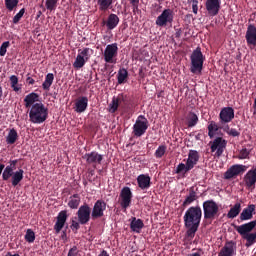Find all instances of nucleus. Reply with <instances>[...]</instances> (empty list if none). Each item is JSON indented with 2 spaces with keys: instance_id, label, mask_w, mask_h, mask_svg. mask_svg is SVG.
Listing matches in <instances>:
<instances>
[{
  "instance_id": "nucleus-1",
  "label": "nucleus",
  "mask_w": 256,
  "mask_h": 256,
  "mask_svg": "<svg viewBox=\"0 0 256 256\" xmlns=\"http://www.w3.org/2000/svg\"><path fill=\"white\" fill-rule=\"evenodd\" d=\"M201 217H203V210H201L200 206H191L185 212L183 219L188 239L195 237V233H197L199 225H201Z\"/></svg>"
},
{
  "instance_id": "nucleus-2",
  "label": "nucleus",
  "mask_w": 256,
  "mask_h": 256,
  "mask_svg": "<svg viewBox=\"0 0 256 256\" xmlns=\"http://www.w3.org/2000/svg\"><path fill=\"white\" fill-rule=\"evenodd\" d=\"M49 118V109L42 102L35 103L29 110V121L41 125Z\"/></svg>"
},
{
  "instance_id": "nucleus-3",
  "label": "nucleus",
  "mask_w": 256,
  "mask_h": 256,
  "mask_svg": "<svg viewBox=\"0 0 256 256\" xmlns=\"http://www.w3.org/2000/svg\"><path fill=\"white\" fill-rule=\"evenodd\" d=\"M191 67L190 71L194 75H197L203 71V63H205V56L201 52V48L197 47L190 56Z\"/></svg>"
},
{
  "instance_id": "nucleus-4",
  "label": "nucleus",
  "mask_w": 256,
  "mask_h": 256,
  "mask_svg": "<svg viewBox=\"0 0 256 256\" xmlns=\"http://www.w3.org/2000/svg\"><path fill=\"white\" fill-rule=\"evenodd\" d=\"M13 171H15L13 168L6 166L2 172V179L3 181H9L11 179L12 187H17L23 181L25 171L23 169H19L16 172Z\"/></svg>"
},
{
  "instance_id": "nucleus-5",
  "label": "nucleus",
  "mask_w": 256,
  "mask_h": 256,
  "mask_svg": "<svg viewBox=\"0 0 256 256\" xmlns=\"http://www.w3.org/2000/svg\"><path fill=\"white\" fill-rule=\"evenodd\" d=\"M205 221H213L219 217V204L215 200H206L202 204Z\"/></svg>"
},
{
  "instance_id": "nucleus-6",
  "label": "nucleus",
  "mask_w": 256,
  "mask_h": 256,
  "mask_svg": "<svg viewBox=\"0 0 256 256\" xmlns=\"http://www.w3.org/2000/svg\"><path fill=\"white\" fill-rule=\"evenodd\" d=\"M91 53H93L91 48L79 49L77 57L73 63L74 69H83V67H85V63L91 59Z\"/></svg>"
},
{
  "instance_id": "nucleus-7",
  "label": "nucleus",
  "mask_w": 256,
  "mask_h": 256,
  "mask_svg": "<svg viewBox=\"0 0 256 256\" xmlns=\"http://www.w3.org/2000/svg\"><path fill=\"white\" fill-rule=\"evenodd\" d=\"M210 149L211 153H215L214 157L219 159L227 149V140L223 137H216L213 141H210Z\"/></svg>"
},
{
  "instance_id": "nucleus-8",
  "label": "nucleus",
  "mask_w": 256,
  "mask_h": 256,
  "mask_svg": "<svg viewBox=\"0 0 256 256\" xmlns=\"http://www.w3.org/2000/svg\"><path fill=\"white\" fill-rule=\"evenodd\" d=\"M147 129H149V120H147L143 115L138 116L135 124L133 125L134 137H143V135L147 133Z\"/></svg>"
},
{
  "instance_id": "nucleus-9",
  "label": "nucleus",
  "mask_w": 256,
  "mask_h": 256,
  "mask_svg": "<svg viewBox=\"0 0 256 256\" xmlns=\"http://www.w3.org/2000/svg\"><path fill=\"white\" fill-rule=\"evenodd\" d=\"M174 14L171 9H164L162 13L156 19L157 27H167V25H173Z\"/></svg>"
},
{
  "instance_id": "nucleus-10",
  "label": "nucleus",
  "mask_w": 256,
  "mask_h": 256,
  "mask_svg": "<svg viewBox=\"0 0 256 256\" xmlns=\"http://www.w3.org/2000/svg\"><path fill=\"white\" fill-rule=\"evenodd\" d=\"M245 171H247V166L243 164H234L224 173V179L230 181V179H235V177L243 175Z\"/></svg>"
},
{
  "instance_id": "nucleus-11",
  "label": "nucleus",
  "mask_w": 256,
  "mask_h": 256,
  "mask_svg": "<svg viewBox=\"0 0 256 256\" xmlns=\"http://www.w3.org/2000/svg\"><path fill=\"white\" fill-rule=\"evenodd\" d=\"M91 214L92 212L89 204H84L80 206L76 213L80 225H87V223L91 221V217H92Z\"/></svg>"
},
{
  "instance_id": "nucleus-12",
  "label": "nucleus",
  "mask_w": 256,
  "mask_h": 256,
  "mask_svg": "<svg viewBox=\"0 0 256 256\" xmlns=\"http://www.w3.org/2000/svg\"><path fill=\"white\" fill-rule=\"evenodd\" d=\"M119 53V47L117 46V43L108 44L104 50V61L106 63H116L114 60L115 57H117Z\"/></svg>"
},
{
  "instance_id": "nucleus-13",
  "label": "nucleus",
  "mask_w": 256,
  "mask_h": 256,
  "mask_svg": "<svg viewBox=\"0 0 256 256\" xmlns=\"http://www.w3.org/2000/svg\"><path fill=\"white\" fill-rule=\"evenodd\" d=\"M133 200V192L131 188L124 187L120 192V205L122 209H129L131 207V201Z\"/></svg>"
},
{
  "instance_id": "nucleus-14",
  "label": "nucleus",
  "mask_w": 256,
  "mask_h": 256,
  "mask_svg": "<svg viewBox=\"0 0 256 256\" xmlns=\"http://www.w3.org/2000/svg\"><path fill=\"white\" fill-rule=\"evenodd\" d=\"M107 210V203L103 200H97L94 203L91 217L92 219H101L103 215H105V211Z\"/></svg>"
},
{
  "instance_id": "nucleus-15",
  "label": "nucleus",
  "mask_w": 256,
  "mask_h": 256,
  "mask_svg": "<svg viewBox=\"0 0 256 256\" xmlns=\"http://www.w3.org/2000/svg\"><path fill=\"white\" fill-rule=\"evenodd\" d=\"M220 125L231 123L235 119V110L233 107H224L221 109L219 114Z\"/></svg>"
},
{
  "instance_id": "nucleus-16",
  "label": "nucleus",
  "mask_w": 256,
  "mask_h": 256,
  "mask_svg": "<svg viewBox=\"0 0 256 256\" xmlns=\"http://www.w3.org/2000/svg\"><path fill=\"white\" fill-rule=\"evenodd\" d=\"M82 158L85 159L87 165H92L94 169L97 168V165H101L103 161V155L99 154L97 151L86 153Z\"/></svg>"
},
{
  "instance_id": "nucleus-17",
  "label": "nucleus",
  "mask_w": 256,
  "mask_h": 256,
  "mask_svg": "<svg viewBox=\"0 0 256 256\" xmlns=\"http://www.w3.org/2000/svg\"><path fill=\"white\" fill-rule=\"evenodd\" d=\"M206 10L211 17L219 15L221 10V0H206L205 4Z\"/></svg>"
},
{
  "instance_id": "nucleus-18",
  "label": "nucleus",
  "mask_w": 256,
  "mask_h": 256,
  "mask_svg": "<svg viewBox=\"0 0 256 256\" xmlns=\"http://www.w3.org/2000/svg\"><path fill=\"white\" fill-rule=\"evenodd\" d=\"M67 217L68 216L66 210H62L58 213V216L56 217V223L54 225L55 233H61L63 227H65L67 223Z\"/></svg>"
},
{
  "instance_id": "nucleus-19",
  "label": "nucleus",
  "mask_w": 256,
  "mask_h": 256,
  "mask_svg": "<svg viewBox=\"0 0 256 256\" xmlns=\"http://www.w3.org/2000/svg\"><path fill=\"white\" fill-rule=\"evenodd\" d=\"M255 227H256V220L248 222L246 224H242L240 226H236L235 229L243 239L244 237H246V235H249Z\"/></svg>"
},
{
  "instance_id": "nucleus-20",
  "label": "nucleus",
  "mask_w": 256,
  "mask_h": 256,
  "mask_svg": "<svg viewBox=\"0 0 256 256\" xmlns=\"http://www.w3.org/2000/svg\"><path fill=\"white\" fill-rule=\"evenodd\" d=\"M246 43L247 45H256V27L253 24H249L246 31Z\"/></svg>"
},
{
  "instance_id": "nucleus-21",
  "label": "nucleus",
  "mask_w": 256,
  "mask_h": 256,
  "mask_svg": "<svg viewBox=\"0 0 256 256\" xmlns=\"http://www.w3.org/2000/svg\"><path fill=\"white\" fill-rule=\"evenodd\" d=\"M237 249V244L233 241L226 242L225 246L221 249L218 256H233Z\"/></svg>"
},
{
  "instance_id": "nucleus-22",
  "label": "nucleus",
  "mask_w": 256,
  "mask_h": 256,
  "mask_svg": "<svg viewBox=\"0 0 256 256\" xmlns=\"http://www.w3.org/2000/svg\"><path fill=\"white\" fill-rule=\"evenodd\" d=\"M255 204L248 205L247 208H244L243 211L240 214V220L241 221H249L250 219H253V215H255Z\"/></svg>"
},
{
  "instance_id": "nucleus-23",
  "label": "nucleus",
  "mask_w": 256,
  "mask_h": 256,
  "mask_svg": "<svg viewBox=\"0 0 256 256\" xmlns=\"http://www.w3.org/2000/svg\"><path fill=\"white\" fill-rule=\"evenodd\" d=\"M39 94L35 92H31L30 94L26 95L24 98V106L26 109H31L35 103H39Z\"/></svg>"
},
{
  "instance_id": "nucleus-24",
  "label": "nucleus",
  "mask_w": 256,
  "mask_h": 256,
  "mask_svg": "<svg viewBox=\"0 0 256 256\" xmlns=\"http://www.w3.org/2000/svg\"><path fill=\"white\" fill-rule=\"evenodd\" d=\"M138 187L145 191V189H149L151 187V177L148 174H140L137 177Z\"/></svg>"
},
{
  "instance_id": "nucleus-25",
  "label": "nucleus",
  "mask_w": 256,
  "mask_h": 256,
  "mask_svg": "<svg viewBox=\"0 0 256 256\" xmlns=\"http://www.w3.org/2000/svg\"><path fill=\"white\" fill-rule=\"evenodd\" d=\"M103 24L106 25L108 31H113L119 25V16L117 14H110L107 21H103Z\"/></svg>"
},
{
  "instance_id": "nucleus-26",
  "label": "nucleus",
  "mask_w": 256,
  "mask_h": 256,
  "mask_svg": "<svg viewBox=\"0 0 256 256\" xmlns=\"http://www.w3.org/2000/svg\"><path fill=\"white\" fill-rule=\"evenodd\" d=\"M89 105V99L86 96H82L78 101L75 103V111L76 113H85L87 111V107Z\"/></svg>"
},
{
  "instance_id": "nucleus-27",
  "label": "nucleus",
  "mask_w": 256,
  "mask_h": 256,
  "mask_svg": "<svg viewBox=\"0 0 256 256\" xmlns=\"http://www.w3.org/2000/svg\"><path fill=\"white\" fill-rule=\"evenodd\" d=\"M199 152L197 150H189L188 158H187V165L188 167H191L192 169L199 163Z\"/></svg>"
},
{
  "instance_id": "nucleus-28",
  "label": "nucleus",
  "mask_w": 256,
  "mask_h": 256,
  "mask_svg": "<svg viewBox=\"0 0 256 256\" xmlns=\"http://www.w3.org/2000/svg\"><path fill=\"white\" fill-rule=\"evenodd\" d=\"M145 227L143 220L137 219L136 217H132V221L130 223V229L134 233H141V229Z\"/></svg>"
},
{
  "instance_id": "nucleus-29",
  "label": "nucleus",
  "mask_w": 256,
  "mask_h": 256,
  "mask_svg": "<svg viewBox=\"0 0 256 256\" xmlns=\"http://www.w3.org/2000/svg\"><path fill=\"white\" fill-rule=\"evenodd\" d=\"M19 139V134L15 128L9 130L8 135L6 136L7 145H15Z\"/></svg>"
},
{
  "instance_id": "nucleus-30",
  "label": "nucleus",
  "mask_w": 256,
  "mask_h": 256,
  "mask_svg": "<svg viewBox=\"0 0 256 256\" xmlns=\"http://www.w3.org/2000/svg\"><path fill=\"white\" fill-rule=\"evenodd\" d=\"M197 192H195V188L191 187L189 190V195L184 200L182 206L188 207V205H191V203H194V201H197Z\"/></svg>"
},
{
  "instance_id": "nucleus-31",
  "label": "nucleus",
  "mask_w": 256,
  "mask_h": 256,
  "mask_svg": "<svg viewBox=\"0 0 256 256\" xmlns=\"http://www.w3.org/2000/svg\"><path fill=\"white\" fill-rule=\"evenodd\" d=\"M79 205H81V196L79 194L70 196L68 207H70V209H78Z\"/></svg>"
},
{
  "instance_id": "nucleus-32",
  "label": "nucleus",
  "mask_w": 256,
  "mask_h": 256,
  "mask_svg": "<svg viewBox=\"0 0 256 256\" xmlns=\"http://www.w3.org/2000/svg\"><path fill=\"white\" fill-rule=\"evenodd\" d=\"M53 81H55V75L53 73H48L45 76L44 82L42 83V88L44 89V91H49V89H51Z\"/></svg>"
},
{
  "instance_id": "nucleus-33",
  "label": "nucleus",
  "mask_w": 256,
  "mask_h": 256,
  "mask_svg": "<svg viewBox=\"0 0 256 256\" xmlns=\"http://www.w3.org/2000/svg\"><path fill=\"white\" fill-rule=\"evenodd\" d=\"M241 213V203H236L227 213L228 219H235Z\"/></svg>"
},
{
  "instance_id": "nucleus-34",
  "label": "nucleus",
  "mask_w": 256,
  "mask_h": 256,
  "mask_svg": "<svg viewBox=\"0 0 256 256\" xmlns=\"http://www.w3.org/2000/svg\"><path fill=\"white\" fill-rule=\"evenodd\" d=\"M199 123V117L194 112H190L187 117L186 125L189 128L195 127Z\"/></svg>"
},
{
  "instance_id": "nucleus-35",
  "label": "nucleus",
  "mask_w": 256,
  "mask_h": 256,
  "mask_svg": "<svg viewBox=\"0 0 256 256\" xmlns=\"http://www.w3.org/2000/svg\"><path fill=\"white\" fill-rule=\"evenodd\" d=\"M128 77H129V72L127 71V69L121 68L118 71V76H117L118 85H123V83L127 81Z\"/></svg>"
},
{
  "instance_id": "nucleus-36",
  "label": "nucleus",
  "mask_w": 256,
  "mask_h": 256,
  "mask_svg": "<svg viewBox=\"0 0 256 256\" xmlns=\"http://www.w3.org/2000/svg\"><path fill=\"white\" fill-rule=\"evenodd\" d=\"M220 129L221 126L217 125L215 121H211L208 125V137H210V139H213V137H215V133H217V131H219Z\"/></svg>"
},
{
  "instance_id": "nucleus-37",
  "label": "nucleus",
  "mask_w": 256,
  "mask_h": 256,
  "mask_svg": "<svg viewBox=\"0 0 256 256\" xmlns=\"http://www.w3.org/2000/svg\"><path fill=\"white\" fill-rule=\"evenodd\" d=\"M97 5L100 11H108V9L113 5V0H97Z\"/></svg>"
},
{
  "instance_id": "nucleus-38",
  "label": "nucleus",
  "mask_w": 256,
  "mask_h": 256,
  "mask_svg": "<svg viewBox=\"0 0 256 256\" xmlns=\"http://www.w3.org/2000/svg\"><path fill=\"white\" fill-rule=\"evenodd\" d=\"M10 84L11 88L13 89V91H15V93L21 91V87L17 86L19 85V78L16 75L10 76Z\"/></svg>"
},
{
  "instance_id": "nucleus-39",
  "label": "nucleus",
  "mask_w": 256,
  "mask_h": 256,
  "mask_svg": "<svg viewBox=\"0 0 256 256\" xmlns=\"http://www.w3.org/2000/svg\"><path fill=\"white\" fill-rule=\"evenodd\" d=\"M191 167H189V164H184V163H180L175 170V173H177V175H180V173H189V171H191Z\"/></svg>"
},
{
  "instance_id": "nucleus-40",
  "label": "nucleus",
  "mask_w": 256,
  "mask_h": 256,
  "mask_svg": "<svg viewBox=\"0 0 256 256\" xmlns=\"http://www.w3.org/2000/svg\"><path fill=\"white\" fill-rule=\"evenodd\" d=\"M246 240V246L251 247V245H255L256 243V233H250L243 237Z\"/></svg>"
},
{
  "instance_id": "nucleus-41",
  "label": "nucleus",
  "mask_w": 256,
  "mask_h": 256,
  "mask_svg": "<svg viewBox=\"0 0 256 256\" xmlns=\"http://www.w3.org/2000/svg\"><path fill=\"white\" fill-rule=\"evenodd\" d=\"M59 3V0H46L45 7L47 11H55L57 9V5Z\"/></svg>"
},
{
  "instance_id": "nucleus-42",
  "label": "nucleus",
  "mask_w": 256,
  "mask_h": 256,
  "mask_svg": "<svg viewBox=\"0 0 256 256\" xmlns=\"http://www.w3.org/2000/svg\"><path fill=\"white\" fill-rule=\"evenodd\" d=\"M24 239L27 243H35V232L32 229H27Z\"/></svg>"
},
{
  "instance_id": "nucleus-43",
  "label": "nucleus",
  "mask_w": 256,
  "mask_h": 256,
  "mask_svg": "<svg viewBox=\"0 0 256 256\" xmlns=\"http://www.w3.org/2000/svg\"><path fill=\"white\" fill-rule=\"evenodd\" d=\"M19 5V0H5V7L8 11H13Z\"/></svg>"
},
{
  "instance_id": "nucleus-44",
  "label": "nucleus",
  "mask_w": 256,
  "mask_h": 256,
  "mask_svg": "<svg viewBox=\"0 0 256 256\" xmlns=\"http://www.w3.org/2000/svg\"><path fill=\"white\" fill-rule=\"evenodd\" d=\"M249 155H251V150L247 148H242L237 156L238 159H249Z\"/></svg>"
},
{
  "instance_id": "nucleus-45",
  "label": "nucleus",
  "mask_w": 256,
  "mask_h": 256,
  "mask_svg": "<svg viewBox=\"0 0 256 256\" xmlns=\"http://www.w3.org/2000/svg\"><path fill=\"white\" fill-rule=\"evenodd\" d=\"M166 151H167V146H165V145L159 146L157 148V150L155 151L156 159H161V157H163V155H165Z\"/></svg>"
},
{
  "instance_id": "nucleus-46",
  "label": "nucleus",
  "mask_w": 256,
  "mask_h": 256,
  "mask_svg": "<svg viewBox=\"0 0 256 256\" xmlns=\"http://www.w3.org/2000/svg\"><path fill=\"white\" fill-rule=\"evenodd\" d=\"M9 45H11V43L9 41H5L1 44L0 57H5V55L7 54V49H9Z\"/></svg>"
},
{
  "instance_id": "nucleus-47",
  "label": "nucleus",
  "mask_w": 256,
  "mask_h": 256,
  "mask_svg": "<svg viewBox=\"0 0 256 256\" xmlns=\"http://www.w3.org/2000/svg\"><path fill=\"white\" fill-rule=\"evenodd\" d=\"M25 15V8H22L14 17H13V23L14 25H17Z\"/></svg>"
},
{
  "instance_id": "nucleus-48",
  "label": "nucleus",
  "mask_w": 256,
  "mask_h": 256,
  "mask_svg": "<svg viewBox=\"0 0 256 256\" xmlns=\"http://www.w3.org/2000/svg\"><path fill=\"white\" fill-rule=\"evenodd\" d=\"M119 109V104L115 98L112 99L111 103L109 104V113H115Z\"/></svg>"
},
{
  "instance_id": "nucleus-49",
  "label": "nucleus",
  "mask_w": 256,
  "mask_h": 256,
  "mask_svg": "<svg viewBox=\"0 0 256 256\" xmlns=\"http://www.w3.org/2000/svg\"><path fill=\"white\" fill-rule=\"evenodd\" d=\"M67 256H81V253H79V249H77V246H73Z\"/></svg>"
},
{
  "instance_id": "nucleus-50",
  "label": "nucleus",
  "mask_w": 256,
  "mask_h": 256,
  "mask_svg": "<svg viewBox=\"0 0 256 256\" xmlns=\"http://www.w3.org/2000/svg\"><path fill=\"white\" fill-rule=\"evenodd\" d=\"M192 3V11L195 15H197L199 11V0H191Z\"/></svg>"
},
{
  "instance_id": "nucleus-51",
  "label": "nucleus",
  "mask_w": 256,
  "mask_h": 256,
  "mask_svg": "<svg viewBox=\"0 0 256 256\" xmlns=\"http://www.w3.org/2000/svg\"><path fill=\"white\" fill-rule=\"evenodd\" d=\"M70 229H72V231H79V229H81V223L75 220H72V224L70 225Z\"/></svg>"
},
{
  "instance_id": "nucleus-52",
  "label": "nucleus",
  "mask_w": 256,
  "mask_h": 256,
  "mask_svg": "<svg viewBox=\"0 0 256 256\" xmlns=\"http://www.w3.org/2000/svg\"><path fill=\"white\" fill-rule=\"evenodd\" d=\"M130 3L132 5L133 13L139 11V0H130Z\"/></svg>"
},
{
  "instance_id": "nucleus-53",
  "label": "nucleus",
  "mask_w": 256,
  "mask_h": 256,
  "mask_svg": "<svg viewBox=\"0 0 256 256\" xmlns=\"http://www.w3.org/2000/svg\"><path fill=\"white\" fill-rule=\"evenodd\" d=\"M228 135L230 137H239V135H241V133L239 131H237V129H235V128H230V132L228 133Z\"/></svg>"
},
{
  "instance_id": "nucleus-54",
  "label": "nucleus",
  "mask_w": 256,
  "mask_h": 256,
  "mask_svg": "<svg viewBox=\"0 0 256 256\" xmlns=\"http://www.w3.org/2000/svg\"><path fill=\"white\" fill-rule=\"evenodd\" d=\"M220 129L224 131V133H227L229 135V132L231 131V127H229V124H220Z\"/></svg>"
},
{
  "instance_id": "nucleus-55",
  "label": "nucleus",
  "mask_w": 256,
  "mask_h": 256,
  "mask_svg": "<svg viewBox=\"0 0 256 256\" xmlns=\"http://www.w3.org/2000/svg\"><path fill=\"white\" fill-rule=\"evenodd\" d=\"M115 101L118 102V104L123 103V101H125V96H123V94H119L118 97H113Z\"/></svg>"
},
{
  "instance_id": "nucleus-56",
  "label": "nucleus",
  "mask_w": 256,
  "mask_h": 256,
  "mask_svg": "<svg viewBox=\"0 0 256 256\" xmlns=\"http://www.w3.org/2000/svg\"><path fill=\"white\" fill-rule=\"evenodd\" d=\"M17 163H19L18 160H12V161H10V165H8V167L15 170L17 167Z\"/></svg>"
},
{
  "instance_id": "nucleus-57",
  "label": "nucleus",
  "mask_w": 256,
  "mask_h": 256,
  "mask_svg": "<svg viewBox=\"0 0 256 256\" xmlns=\"http://www.w3.org/2000/svg\"><path fill=\"white\" fill-rule=\"evenodd\" d=\"M26 83H28V85H35V79L28 77L26 79Z\"/></svg>"
},
{
  "instance_id": "nucleus-58",
  "label": "nucleus",
  "mask_w": 256,
  "mask_h": 256,
  "mask_svg": "<svg viewBox=\"0 0 256 256\" xmlns=\"http://www.w3.org/2000/svg\"><path fill=\"white\" fill-rule=\"evenodd\" d=\"M3 169H5V164L0 163V175L3 173Z\"/></svg>"
},
{
  "instance_id": "nucleus-59",
  "label": "nucleus",
  "mask_w": 256,
  "mask_h": 256,
  "mask_svg": "<svg viewBox=\"0 0 256 256\" xmlns=\"http://www.w3.org/2000/svg\"><path fill=\"white\" fill-rule=\"evenodd\" d=\"M41 15H43V12L38 11V12H37V15H36V19H39V18L41 17Z\"/></svg>"
},
{
  "instance_id": "nucleus-60",
  "label": "nucleus",
  "mask_w": 256,
  "mask_h": 256,
  "mask_svg": "<svg viewBox=\"0 0 256 256\" xmlns=\"http://www.w3.org/2000/svg\"><path fill=\"white\" fill-rule=\"evenodd\" d=\"M6 256H20L19 254H11V252H8Z\"/></svg>"
},
{
  "instance_id": "nucleus-61",
  "label": "nucleus",
  "mask_w": 256,
  "mask_h": 256,
  "mask_svg": "<svg viewBox=\"0 0 256 256\" xmlns=\"http://www.w3.org/2000/svg\"><path fill=\"white\" fill-rule=\"evenodd\" d=\"M193 17V14H187L186 19H191Z\"/></svg>"
},
{
  "instance_id": "nucleus-62",
  "label": "nucleus",
  "mask_w": 256,
  "mask_h": 256,
  "mask_svg": "<svg viewBox=\"0 0 256 256\" xmlns=\"http://www.w3.org/2000/svg\"><path fill=\"white\" fill-rule=\"evenodd\" d=\"M65 237H67V233H66V232H63V234H62V239H65Z\"/></svg>"
},
{
  "instance_id": "nucleus-63",
  "label": "nucleus",
  "mask_w": 256,
  "mask_h": 256,
  "mask_svg": "<svg viewBox=\"0 0 256 256\" xmlns=\"http://www.w3.org/2000/svg\"><path fill=\"white\" fill-rule=\"evenodd\" d=\"M90 175H95V170H90Z\"/></svg>"
},
{
  "instance_id": "nucleus-64",
  "label": "nucleus",
  "mask_w": 256,
  "mask_h": 256,
  "mask_svg": "<svg viewBox=\"0 0 256 256\" xmlns=\"http://www.w3.org/2000/svg\"><path fill=\"white\" fill-rule=\"evenodd\" d=\"M98 173H99V175H101V173H103V170H99Z\"/></svg>"
}]
</instances>
